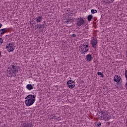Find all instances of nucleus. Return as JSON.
<instances>
[{"mask_svg": "<svg viewBox=\"0 0 127 127\" xmlns=\"http://www.w3.org/2000/svg\"><path fill=\"white\" fill-rule=\"evenodd\" d=\"M13 77H16V74L14 75Z\"/></svg>", "mask_w": 127, "mask_h": 127, "instance_id": "nucleus-33", "label": "nucleus"}, {"mask_svg": "<svg viewBox=\"0 0 127 127\" xmlns=\"http://www.w3.org/2000/svg\"><path fill=\"white\" fill-rule=\"evenodd\" d=\"M19 69V66H16L15 64H12L8 66L7 77H12L13 74H17L18 73V69Z\"/></svg>", "mask_w": 127, "mask_h": 127, "instance_id": "nucleus-1", "label": "nucleus"}, {"mask_svg": "<svg viewBox=\"0 0 127 127\" xmlns=\"http://www.w3.org/2000/svg\"><path fill=\"white\" fill-rule=\"evenodd\" d=\"M40 25L41 26V28H45L44 24H40Z\"/></svg>", "mask_w": 127, "mask_h": 127, "instance_id": "nucleus-22", "label": "nucleus"}, {"mask_svg": "<svg viewBox=\"0 0 127 127\" xmlns=\"http://www.w3.org/2000/svg\"><path fill=\"white\" fill-rule=\"evenodd\" d=\"M22 127H27V123H23L22 124Z\"/></svg>", "mask_w": 127, "mask_h": 127, "instance_id": "nucleus-20", "label": "nucleus"}, {"mask_svg": "<svg viewBox=\"0 0 127 127\" xmlns=\"http://www.w3.org/2000/svg\"><path fill=\"white\" fill-rule=\"evenodd\" d=\"M97 126L98 127H100V126H101V122H98V124H97Z\"/></svg>", "mask_w": 127, "mask_h": 127, "instance_id": "nucleus-28", "label": "nucleus"}, {"mask_svg": "<svg viewBox=\"0 0 127 127\" xmlns=\"http://www.w3.org/2000/svg\"><path fill=\"white\" fill-rule=\"evenodd\" d=\"M87 19L88 21H91L92 19H93V15H89L87 17Z\"/></svg>", "mask_w": 127, "mask_h": 127, "instance_id": "nucleus-17", "label": "nucleus"}, {"mask_svg": "<svg viewBox=\"0 0 127 127\" xmlns=\"http://www.w3.org/2000/svg\"><path fill=\"white\" fill-rule=\"evenodd\" d=\"M2 43V38H0V44H1Z\"/></svg>", "mask_w": 127, "mask_h": 127, "instance_id": "nucleus-26", "label": "nucleus"}, {"mask_svg": "<svg viewBox=\"0 0 127 127\" xmlns=\"http://www.w3.org/2000/svg\"><path fill=\"white\" fill-rule=\"evenodd\" d=\"M101 116H102V117H105V118H106V117L108 116V114L106 113V111L103 110L102 114H100V117H101Z\"/></svg>", "mask_w": 127, "mask_h": 127, "instance_id": "nucleus-14", "label": "nucleus"}, {"mask_svg": "<svg viewBox=\"0 0 127 127\" xmlns=\"http://www.w3.org/2000/svg\"><path fill=\"white\" fill-rule=\"evenodd\" d=\"M33 86H34V84H27L26 85V89H27V90H29V91H30L31 90H33Z\"/></svg>", "mask_w": 127, "mask_h": 127, "instance_id": "nucleus-11", "label": "nucleus"}, {"mask_svg": "<svg viewBox=\"0 0 127 127\" xmlns=\"http://www.w3.org/2000/svg\"><path fill=\"white\" fill-rule=\"evenodd\" d=\"M7 32V28H3L0 30V36L3 35L4 33Z\"/></svg>", "mask_w": 127, "mask_h": 127, "instance_id": "nucleus-10", "label": "nucleus"}, {"mask_svg": "<svg viewBox=\"0 0 127 127\" xmlns=\"http://www.w3.org/2000/svg\"><path fill=\"white\" fill-rule=\"evenodd\" d=\"M91 44L93 48H97V44H98V40L97 39H93L91 41Z\"/></svg>", "mask_w": 127, "mask_h": 127, "instance_id": "nucleus-6", "label": "nucleus"}, {"mask_svg": "<svg viewBox=\"0 0 127 127\" xmlns=\"http://www.w3.org/2000/svg\"><path fill=\"white\" fill-rule=\"evenodd\" d=\"M35 98H36V95L30 94L28 95L25 98V104L27 107H30L32 106L34 102H35Z\"/></svg>", "mask_w": 127, "mask_h": 127, "instance_id": "nucleus-2", "label": "nucleus"}, {"mask_svg": "<svg viewBox=\"0 0 127 127\" xmlns=\"http://www.w3.org/2000/svg\"><path fill=\"white\" fill-rule=\"evenodd\" d=\"M75 83L67 84V86L68 87V88H69V89H73L75 87Z\"/></svg>", "mask_w": 127, "mask_h": 127, "instance_id": "nucleus-15", "label": "nucleus"}, {"mask_svg": "<svg viewBox=\"0 0 127 127\" xmlns=\"http://www.w3.org/2000/svg\"><path fill=\"white\" fill-rule=\"evenodd\" d=\"M97 74L98 75V76H101L102 74H103V73L101 72H98Z\"/></svg>", "mask_w": 127, "mask_h": 127, "instance_id": "nucleus-24", "label": "nucleus"}, {"mask_svg": "<svg viewBox=\"0 0 127 127\" xmlns=\"http://www.w3.org/2000/svg\"><path fill=\"white\" fill-rule=\"evenodd\" d=\"M75 84V81H74L72 80H68L67 82V85H69V84Z\"/></svg>", "mask_w": 127, "mask_h": 127, "instance_id": "nucleus-16", "label": "nucleus"}, {"mask_svg": "<svg viewBox=\"0 0 127 127\" xmlns=\"http://www.w3.org/2000/svg\"><path fill=\"white\" fill-rule=\"evenodd\" d=\"M34 24H35V26H33V28H34V29H40V28H41V26H40V24H37V25H36V23H34Z\"/></svg>", "mask_w": 127, "mask_h": 127, "instance_id": "nucleus-13", "label": "nucleus"}, {"mask_svg": "<svg viewBox=\"0 0 127 127\" xmlns=\"http://www.w3.org/2000/svg\"><path fill=\"white\" fill-rule=\"evenodd\" d=\"M100 118L102 121H109L111 120V117L109 115H107L105 117L103 116H100Z\"/></svg>", "mask_w": 127, "mask_h": 127, "instance_id": "nucleus-9", "label": "nucleus"}, {"mask_svg": "<svg viewBox=\"0 0 127 127\" xmlns=\"http://www.w3.org/2000/svg\"><path fill=\"white\" fill-rule=\"evenodd\" d=\"M44 23H45V21H44Z\"/></svg>", "mask_w": 127, "mask_h": 127, "instance_id": "nucleus-35", "label": "nucleus"}, {"mask_svg": "<svg viewBox=\"0 0 127 127\" xmlns=\"http://www.w3.org/2000/svg\"><path fill=\"white\" fill-rule=\"evenodd\" d=\"M65 22H67V23H72L73 22V20L72 19H68L66 21H65Z\"/></svg>", "mask_w": 127, "mask_h": 127, "instance_id": "nucleus-18", "label": "nucleus"}, {"mask_svg": "<svg viewBox=\"0 0 127 127\" xmlns=\"http://www.w3.org/2000/svg\"><path fill=\"white\" fill-rule=\"evenodd\" d=\"M91 13H93V14L97 13V10H96V9H91Z\"/></svg>", "mask_w": 127, "mask_h": 127, "instance_id": "nucleus-19", "label": "nucleus"}, {"mask_svg": "<svg viewBox=\"0 0 127 127\" xmlns=\"http://www.w3.org/2000/svg\"><path fill=\"white\" fill-rule=\"evenodd\" d=\"M114 80L116 83H120L121 81V76L115 75L114 77Z\"/></svg>", "mask_w": 127, "mask_h": 127, "instance_id": "nucleus-7", "label": "nucleus"}, {"mask_svg": "<svg viewBox=\"0 0 127 127\" xmlns=\"http://www.w3.org/2000/svg\"><path fill=\"white\" fill-rule=\"evenodd\" d=\"M86 61H88V62H91L92 60H93V57H92V55L91 54H88L86 55V58H85Z\"/></svg>", "mask_w": 127, "mask_h": 127, "instance_id": "nucleus-8", "label": "nucleus"}, {"mask_svg": "<svg viewBox=\"0 0 127 127\" xmlns=\"http://www.w3.org/2000/svg\"><path fill=\"white\" fill-rule=\"evenodd\" d=\"M72 37H76V34H72Z\"/></svg>", "mask_w": 127, "mask_h": 127, "instance_id": "nucleus-29", "label": "nucleus"}, {"mask_svg": "<svg viewBox=\"0 0 127 127\" xmlns=\"http://www.w3.org/2000/svg\"><path fill=\"white\" fill-rule=\"evenodd\" d=\"M72 14H72V13H70V15H72Z\"/></svg>", "mask_w": 127, "mask_h": 127, "instance_id": "nucleus-34", "label": "nucleus"}, {"mask_svg": "<svg viewBox=\"0 0 127 127\" xmlns=\"http://www.w3.org/2000/svg\"><path fill=\"white\" fill-rule=\"evenodd\" d=\"M35 19L37 22H41V21H42V19H43V17H42L41 16H40L36 17Z\"/></svg>", "mask_w": 127, "mask_h": 127, "instance_id": "nucleus-12", "label": "nucleus"}, {"mask_svg": "<svg viewBox=\"0 0 127 127\" xmlns=\"http://www.w3.org/2000/svg\"><path fill=\"white\" fill-rule=\"evenodd\" d=\"M125 87H126V89H127V83L126 84Z\"/></svg>", "mask_w": 127, "mask_h": 127, "instance_id": "nucleus-31", "label": "nucleus"}, {"mask_svg": "<svg viewBox=\"0 0 127 127\" xmlns=\"http://www.w3.org/2000/svg\"><path fill=\"white\" fill-rule=\"evenodd\" d=\"M101 78H104V74L102 73V74L100 75Z\"/></svg>", "mask_w": 127, "mask_h": 127, "instance_id": "nucleus-30", "label": "nucleus"}, {"mask_svg": "<svg viewBox=\"0 0 127 127\" xmlns=\"http://www.w3.org/2000/svg\"><path fill=\"white\" fill-rule=\"evenodd\" d=\"M125 76H126V78L127 81V70H126Z\"/></svg>", "mask_w": 127, "mask_h": 127, "instance_id": "nucleus-25", "label": "nucleus"}, {"mask_svg": "<svg viewBox=\"0 0 127 127\" xmlns=\"http://www.w3.org/2000/svg\"><path fill=\"white\" fill-rule=\"evenodd\" d=\"M109 0V2H113V1L115 0Z\"/></svg>", "mask_w": 127, "mask_h": 127, "instance_id": "nucleus-27", "label": "nucleus"}, {"mask_svg": "<svg viewBox=\"0 0 127 127\" xmlns=\"http://www.w3.org/2000/svg\"><path fill=\"white\" fill-rule=\"evenodd\" d=\"M104 110H100V111H98V114H101L103 113Z\"/></svg>", "mask_w": 127, "mask_h": 127, "instance_id": "nucleus-23", "label": "nucleus"}, {"mask_svg": "<svg viewBox=\"0 0 127 127\" xmlns=\"http://www.w3.org/2000/svg\"><path fill=\"white\" fill-rule=\"evenodd\" d=\"M89 44L88 43H84L80 46V52L81 54H85L86 53L89 51Z\"/></svg>", "mask_w": 127, "mask_h": 127, "instance_id": "nucleus-3", "label": "nucleus"}, {"mask_svg": "<svg viewBox=\"0 0 127 127\" xmlns=\"http://www.w3.org/2000/svg\"><path fill=\"white\" fill-rule=\"evenodd\" d=\"M6 48L8 52H12L14 50V46L11 43H9L8 46H6Z\"/></svg>", "mask_w": 127, "mask_h": 127, "instance_id": "nucleus-5", "label": "nucleus"}, {"mask_svg": "<svg viewBox=\"0 0 127 127\" xmlns=\"http://www.w3.org/2000/svg\"><path fill=\"white\" fill-rule=\"evenodd\" d=\"M76 25L77 26H81V25H84L86 24V21H85V18L80 17L76 19Z\"/></svg>", "mask_w": 127, "mask_h": 127, "instance_id": "nucleus-4", "label": "nucleus"}, {"mask_svg": "<svg viewBox=\"0 0 127 127\" xmlns=\"http://www.w3.org/2000/svg\"><path fill=\"white\" fill-rule=\"evenodd\" d=\"M27 127H32V124L30 123H27Z\"/></svg>", "mask_w": 127, "mask_h": 127, "instance_id": "nucleus-21", "label": "nucleus"}, {"mask_svg": "<svg viewBox=\"0 0 127 127\" xmlns=\"http://www.w3.org/2000/svg\"><path fill=\"white\" fill-rule=\"evenodd\" d=\"M1 26H2V24L1 23H0V28H1Z\"/></svg>", "mask_w": 127, "mask_h": 127, "instance_id": "nucleus-32", "label": "nucleus"}]
</instances>
